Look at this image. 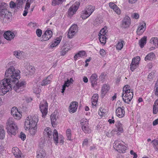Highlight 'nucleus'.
<instances>
[{
    "mask_svg": "<svg viewBox=\"0 0 158 158\" xmlns=\"http://www.w3.org/2000/svg\"><path fill=\"white\" fill-rule=\"evenodd\" d=\"M53 139L56 145H57L58 143L63 144L64 142V138L61 135H58V133L56 130L53 131Z\"/></svg>",
    "mask_w": 158,
    "mask_h": 158,
    "instance_id": "7",
    "label": "nucleus"
},
{
    "mask_svg": "<svg viewBox=\"0 0 158 158\" xmlns=\"http://www.w3.org/2000/svg\"><path fill=\"white\" fill-rule=\"evenodd\" d=\"M107 27H105L100 31L98 34L100 41L101 44H103L106 43L107 39L106 33L107 32Z\"/></svg>",
    "mask_w": 158,
    "mask_h": 158,
    "instance_id": "9",
    "label": "nucleus"
},
{
    "mask_svg": "<svg viewBox=\"0 0 158 158\" xmlns=\"http://www.w3.org/2000/svg\"><path fill=\"white\" fill-rule=\"evenodd\" d=\"M52 35V32L50 30L47 29L42 35V40L44 41H47L50 39Z\"/></svg>",
    "mask_w": 158,
    "mask_h": 158,
    "instance_id": "18",
    "label": "nucleus"
},
{
    "mask_svg": "<svg viewBox=\"0 0 158 158\" xmlns=\"http://www.w3.org/2000/svg\"><path fill=\"white\" fill-rule=\"evenodd\" d=\"M9 6L11 8H15V7H17L16 3L12 1L10 2Z\"/></svg>",
    "mask_w": 158,
    "mask_h": 158,
    "instance_id": "53",
    "label": "nucleus"
},
{
    "mask_svg": "<svg viewBox=\"0 0 158 158\" xmlns=\"http://www.w3.org/2000/svg\"><path fill=\"white\" fill-rule=\"evenodd\" d=\"M94 6H88L81 14V17L83 19H85L89 17L94 11Z\"/></svg>",
    "mask_w": 158,
    "mask_h": 158,
    "instance_id": "6",
    "label": "nucleus"
},
{
    "mask_svg": "<svg viewBox=\"0 0 158 158\" xmlns=\"http://www.w3.org/2000/svg\"><path fill=\"white\" fill-rule=\"evenodd\" d=\"M79 5L78 2H76L75 4H73L69 8L68 11V16L71 17L74 14H75L78 8Z\"/></svg>",
    "mask_w": 158,
    "mask_h": 158,
    "instance_id": "13",
    "label": "nucleus"
},
{
    "mask_svg": "<svg viewBox=\"0 0 158 158\" xmlns=\"http://www.w3.org/2000/svg\"><path fill=\"white\" fill-rule=\"evenodd\" d=\"M33 0H27L26 3L24 10L23 15L24 16H26L28 13V10L30 7V4L33 3Z\"/></svg>",
    "mask_w": 158,
    "mask_h": 158,
    "instance_id": "24",
    "label": "nucleus"
},
{
    "mask_svg": "<svg viewBox=\"0 0 158 158\" xmlns=\"http://www.w3.org/2000/svg\"><path fill=\"white\" fill-rule=\"evenodd\" d=\"M70 50L69 48L68 47H66L65 46H63L61 48V50L60 52V55L61 56H64Z\"/></svg>",
    "mask_w": 158,
    "mask_h": 158,
    "instance_id": "42",
    "label": "nucleus"
},
{
    "mask_svg": "<svg viewBox=\"0 0 158 158\" xmlns=\"http://www.w3.org/2000/svg\"><path fill=\"white\" fill-rule=\"evenodd\" d=\"M52 81V78L51 76H49L44 79L40 82L42 86H45L50 84Z\"/></svg>",
    "mask_w": 158,
    "mask_h": 158,
    "instance_id": "28",
    "label": "nucleus"
},
{
    "mask_svg": "<svg viewBox=\"0 0 158 158\" xmlns=\"http://www.w3.org/2000/svg\"><path fill=\"white\" fill-rule=\"evenodd\" d=\"M26 69L29 71V74L32 75L34 74L35 72V68L30 65H28L26 67Z\"/></svg>",
    "mask_w": 158,
    "mask_h": 158,
    "instance_id": "38",
    "label": "nucleus"
},
{
    "mask_svg": "<svg viewBox=\"0 0 158 158\" xmlns=\"http://www.w3.org/2000/svg\"><path fill=\"white\" fill-rule=\"evenodd\" d=\"M11 113L14 118L16 120H19L22 118V112L18 110L15 107H14L12 108L11 110Z\"/></svg>",
    "mask_w": 158,
    "mask_h": 158,
    "instance_id": "10",
    "label": "nucleus"
},
{
    "mask_svg": "<svg viewBox=\"0 0 158 158\" xmlns=\"http://www.w3.org/2000/svg\"><path fill=\"white\" fill-rule=\"evenodd\" d=\"M58 115L57 112H54L50 116V118L52 126L53 127H56L58 123L57 119L58 118Z\"/></svg>",
    "mask_w": 158,
    "mask_h": 158,
    "instance_id": "17",
    "label": "nucleus"
},
{
    "mask_svg": "<svg viewBox=\"0 0 158 158\" xmlns=\"http://www.w3.org/2000/svg\"><path fill=\"white\" fill-rule=\"evenodd\" d=\"M109 6L115 11L118 15H120L121 10L113 2H110L109 4Z\"/></svg>",
    "mask_w": 158,
    "mask_h": 158,
    "instance_id": "26",
    "label": "nucleus"
},
{
    "mask_svg": "<svg viewBox=\"0 0 158 158\" xmlns=\"http://www.w3.org/2000/svg\"><path fill=\"white\" fill-rule=\"evenodd\" d=\"M128 2L131 4L135 3L138 0H127Z\"/></svg>",
    "mask_w": 158,
    "mask_h": 158,
    "instance_id": "58",
    "label": "nucleus"
},
{
    "mask_svg": "<svg viewBox=\"0 0 158 158\" xmlns=\"http://www.w3.org/2000/svg\"><path fill=\"white\" fill-rule=\"evenodd\" d=\"M40 108L42 114V117L44 118L48 113V106L46 101H43L40 103Z\"/></svg>",
    "mask_w": 158,
    "mask_h": 158,
    "instance_id": "11",
    "label": "nucleus"
},
{
    "mask_svg": "<svg viewBox=\"0 0 158 158\" xmlns=\"http://www.w3.org/2000/svg\"><path fill=\"white\" fill-rule=\"evenodd\" d=\"M6 78L0 81V95L4 96L11 90L12 88L16 92L25 87L26 83L24 81H19L21 78L20 71L15 69L13 66L7 69L5 73Z\"/></svg>",
    "mask_w": 158,
    "mask_h": 158,
    "instance_id": "1",
    "label": "nucleus"
},
{
    "mask_svg": "<svg viewBox=\"0 0 158 158\" xmlns=\"http://www.w3.org/2000/svg\"><path fill=\"white\" fill-rule=\"evenodd\" d=\"M36 33L37 36L39 37H40L42 34V31L40 29H37L36 31Z\"/></svg>",
    "mask_w": 158,
    "mask_h": 158,
    "instance_id": "54",
    "label": "nucleus"
},
{
    "mask_svg": "<svg viewBox=\"0 0 158 158\" xmlns=\"http://www.w3.org/2000/svg\"><path fill=\"white\" fill-rule=\"evenodd\" d=\"M152 124L153 126L158 124V118L156 119L153 121Z\"/></svg>",
    "mask_w": 158,
    "mask_h": 158,
    "instance_id": "62",
    "label": "nucleus"
},
{
    "mask_svg": "<svg viewBox=\"0 0 158 158\" xmlns=\"http://www.w3.org/2000/svg\"><path fill=\"white\" fill-rule=\"evenodd\" d=\"M100 54L102 56H104L106 54V52L103 49H101L100 51Z\"/></svg>",
    "mask_w": 158,
    "mask_h": 158,
    "instance_id": "57",
    "label": "nucleus"
},
{
    "mask_svg": "<svg viewBox=\"0 0 158 158\" xmlns=\"http://www.w3.org/2000/svg\"><path fill=\"white\" fill-rule=\"evenodd\" d=\"M12 152L16 158H23L21 151L17 147H13L12 149Z\"/></svg>",
    "mask_w": 158,
    "mask_h": 158,
    "instance_id": "22",
    "label": "nucleus"
},
{
    "mask_svg": "<svg viewBox=\"0 0 158 158\" xmlns=\"http://www.w3.org/2000/svg\"><path fill=\"white\" fill-rule=\"evenodd\" d=\"M110 89V86L107 84H104L102 87L101 94L103 95H105L109 91Z\"/></svg>",
    "mask_w": 158,
    "mask_h": 158,
    "instance_id": "32",
    "label": "nucleus"
},
{
    "mask_svg": "<svg viewBox=\"0 0 158 158\" xmlns=\"http://www.w3.org/2000/svg\"><path fill=\"white\" fill-rule=\"evenodd\" d=\"M28 26L32 28H35L38 27V24L35 22H31L28 24Z\"/></svg>",
    "mask_w": 158,
    "mask_h": 158,
    "instance_id": "51",
    "label": "nucleus"
},
{
    "mask_svg": "<svg viewBox=\"0 0 158 158\" xmlns=\"http://www.w3.org/2000/svg\"><path fill=\"white\" fill-rule=\"evenodd\" d=\"M124 144L125 143L123 141L116 140L114 143L113 147L119 152L124 153L127 148Z\"/></svg>",
    "mask_w": 158,
    "mask_h": 158,
    "instance_id": "5",
    "label": "nucleus"
},
{
    "mask_svg": "<svg viewBox=\"0 0 158 158\" xmlns=\"http://www.w3.org/2000/svg\"><path fill=\"white\" fill-rule=\"evenodd\" d=\"M8 10L6 9H0V16H2L4 15H5L6 14Z\"/></svg>",
    "mask_w": 158,
    "mask_h": 158,
    "instance_id": "52",
    "label": "nucleus"
},
{
    "mask_svg": "<svg viewBox=\"0 0 158 158\" xmlns=\"http://www.w3.org/2000/svg\"><path fill=\"white\" fill-rule=\"evenodd\" d=\"M13 55L17 58L21 59L23 58L24 52L19 50H16L13 52Z\"/></svg>",
    "mask_w": 158,
    "mask_h": 158,
    "instance_id": "27",
    "label": "nucleus"
},
{
    "mask_svg": "<svg viewBox=\"0 0 158 158\" xmlns=\"http://www.w3.org/2000/svg\"><path fill=\"white\" fill-rule=\"evenodd\" d=\"M83 79V81L85 83H87L88 81V78L86 77H84Z\"/></svg>",
    "mask_w": 158,
    "mask_h": 158,
    "instance_id": "64",
    "label": "nucleus"
},
{
    "mask_svg": "<svg viewBox=\"0 0 158 158\" xmlns=\"http://www.w3.org/2000/svg\"><path fill=\"white\" fill-rule=\"evenodd\" d=\"M155 57V55L153 52H151L148 54L145 57L144 60L145 61L152 60Z\"/></svg>",
    "mask_w": 158,
    "mask_h": 158,
    "instance_id": "36",
    "label": "nucleus"
},
{
    "mask_svg": "<svg viewBox=\"0 0 158 158\" xmlns=\"http://www.w3.org/2000/svg\"><path fill=\"white\" fill-rule=\"evenodd\" d=\"M73 81V78H71L69 79H67L65 81L62 89L61 92L62 93H63L64 92L66 87H68L70 85L72 84Z\"/></svg>",
    "mask_w": 158,
    "mask_h": 158,
    "instance_id": "29",
    "label": "nucleus"
},
{
    "mask_svg": "<svg viewBox=\"0 0 158 158\" xmlns=\"http://www.w3.org/2000/svg\"><path fill=\"white\" fill-rule=\"evenodd\" d=\"M78 31V27L76 24L73 25L69 30L68 36L69 38H72Z\"/></svg>",
    "mask_w": 158,
    "mask_h": 158,
    "instance_id": "14",
    "label": "nucleus"
},
{
    "mask_svg": "<svg viewBox=\"0 0 158 158\" xmlns=\"http://www.w3.org/2000/svg\"><path fill=\"white\" fill-rule=\"evenodd\" d=\"M81 124L82 126V129L83 131L86 133H89L91 131V129L88 126V121L86 119L81 120Z\"/></svg>",
    "mask_w": 158,
    "mask_h": 158,
    "instance_id": "12",
    "label": "nucleus"
},
{
    "mask_svg": "<svg viewBox=\"0 0 158 158\" xmlns=\"http://www.w3.org/2000/svg\"><path fill=\"white\" fill-rule=\"evenodd\" d=\"M6 129L7 134L10 136L15 135L18 132L17 126L11 118L8 119L6 123Z\"/></svg>",
    "mask_w": 158,
    "mask_h": 158,
    "instance_id": "3",
    "label": "nucleus"
},
{
    "mask_svg": "<svg viewBox=\"0 0 158 158\" xmlns=\"http://www.w3.org/2000/svg\"><path fill=\"white\" fill-rule=\"evenodd\" d=\"M125 44L124 41L120 39L117 41L115 47L116 49L118 50H121Z\"/></svg>",
    "mask_w": 158,
    "mask_h": 158,
    "instance_id": "31",
    "label": "nucleus"
},
{
    "mask_svg": "<svg viewBox=\"0 0 158 158\" xmlns=\"http://www.w3.org/2000/svg\"><path fill=\"white\" fill-rule=\"evenodd\" d=\"M65 1V0H53L52 2V5L53 6H55L57 5H59Z\"/></svg>",
    "mask_w": 158,
    "mask_h": 158,
    "instance_id": "47",
    "label": "nucleus"
},
{
    "mask_svg": "<svg viewBox=\"0 0 158 158\" xmlns=\"http://www.w3.org/2000/svg\"><path fill=\"white\" fill-rule=\"evenodd\" d=\"M153 143V146L156 151H158V141L156 139L153 140L152 142Z\"/></svg>",
    "mask_w": 158,
    "mask_h": 158,
    "instance_id": "48",
    "label": "nucleus"
},
{
    "mask_svg": "<svg viewBox=\"0 0 158 158\" xmlns=\"http://www.w3.org/2000/svg\"><path fill=\"white\" fill-rule=\"evenodd\" d=\"M20 138L24 141L26 139V135L23 132H21L20 134Z\"/></svg>",
    "mask_w": 158,
    "mask_h": 158,
    "instance_id": "55",
    "label": "nucleus"
},
{
    "mask_svg": "<svg viewBox=\"0 0 158 158\" xmlns=\"http://www.w3.org/2000/svg\"><path fill=\"white\" fill-rule=\"evenodd\" d=\"M147 40V37L144 36L139 41V44L141 48L144 47L146 43Z\"/></svg>",
    "mask_w": 158,
    "mask_h": 158,
    "instance_id": "37",
    "label": "nucleus"
},
{
    "mask_svg": "<svg viewBox=\"0 0 158 158\" xmlns=\"http://www.w3.org/2000/svg\"><path fill=\"white\" fill-rule=\"evenodd\" d=\"M85 54V51H80L76 54L74 56V60H76L78 59L83 57Z\"/></svg>",
    "mask_w": 158,
    "mask_h": 158,
    "instance_id": "40",
    "label": "nucleus"
},
{
    "mask_svg": "<svg viewBox=\"0 0 158 158\" xmlns=\"http://www.w3.org/2000/svg\"><path fill=\"white\" fill-rule=\"evenodd\" d=\"M78 103L76 102H73L71 103L69 108V112L73 113L76 112L77 108Z\"/></svg>",
    "mask_w": 158,
    "mask_h": 158,
    "instance_id": "21",
    "label": "nucleus"
},
{
    "mask_svg": "<svg viewBox=\"0 0 158 158\" xmlns=\"http://www.w3.org/2000/svg\"><path fill=\"white\" fill-rule=\"evenodd\" d=\"M106 135L108 137H111L112 135V131H108V132H107L106 133Z\"/></svg>",
    "mask_w": 158,
    "mask_h": 158,
    "instance_id": "60",
    "label": "nucleus"
},
{
    "mask_svg": "<svg viewBox=\"0 0 158 158\" xmlns=\"http://www.w3.org/2000/svg\"><path fill=\"white\" fill-rule=\"evenodd\" d=\"M98 94H94L92 98V105L93 106H96L98 99Z\"/></svg>",
    "mask_w": 158,
    "mask_h": 158,
    "instance_id": "34",
    "label": "nucleus"
},
{
    "mask_svg": "<svg viewBox=\"0 0 158 158\" xmlns=\"http://www.w3.org/2000/svg\"><path fill=\"white\" fill-rule=\"evenodd\" d=\"M3 36L4 38L7 40L10 41L14 38L15 35L13 32L8 31L4 32Z\"/></svg>",
    "mask_w": 158,
    "mask_h": 158,
    "instance_id": "19",
    "label": "nucleus"
},
{
    "mask_svg": "<svg viewBox=\"0 0 158 158\" xmlns=\"http://www.w3.org/2000/svg\"><path fill=\"white\" fill-rule=\"evenodd\" d=\"M154 75V73H150L148 76V78L150 79L152 78V77H153Z\"/></svg>",
    "mask_w": 158,
    "mask_h": 158,
    "instance_id": "63",
    "label": "nucleus"
},
{
    "mask_svg": "<svg viewBox=\"0 0 158 158\" xmlns=\"http://www.w3.org/2000/svg\"><path fill=\"white\" fill-rule=\"evenodd\" d=\"M39 118L37 115H32L26 118L24 123V128L28 131V135L33 137L37 133Z\"/></svg>",
    "mask_w": 158,
    "mask_h": 158,
    "instance_id": "2",
    "label": "nucleus"
},
{
    "mask_svg": "<svg viewBox=\"0 0 158 158\" xmlns=\"http://www.w3.org/2000/svg\"><path fill=\"white\" fill-rule=\"evenodd\" d=\"M117 108L116 110V114L119 118L123 117L125 115V108L122 106L121 102L118 101L116 104Z\"/></svg>",
    "mask_w": 158,
    "mask_h": 158,
    "instance_id": "8",
    "label": "nucleus"
},
{
    "mask_svg": "<svg viewBox=\"0 0 158 158\" xmlns=\"http://www.w3.org/2000/svg\"><path fill=\"white\" fill-rule=\"evenodd\" d=\"M98 76L96 73L92 74L90 78V80L93 87H95L97 84Z\"/></svg>",
    "mask_w": 158,
    "mask_h": 158,
    "instance_id": "23",
    "label": "nucleus"
},
{
    "mask_svg": "<svg viewBox=\"0 0 158 158\" xmlns=\"http://www.w3.org/2000/svg\"><path fill=\"white\" fill-rule=\"evenodd\" d=\"M88 144V140L87 139H85L84 140L82 145L83 146H86Z\"/></svg>",
    "mask_w": 158,
    "mask_h": 158,
    "instance_id": "61",
    "label": "nucleus"
},
{
    "mask_svg": "<svg viewBox=\"0 0 158 158\" xmlns=\"http://www.w3.org/2000/svg\"><path fill=\"white\" fill-rule=\"evenodd\" d=\"M158 112V99L155 102L153 108V114H156Z\"/></svg>",
    "mask_w": 158,
    "mask_h": 158,
    "instance_id": "39",
    "label": "nucleus"
},
{
    "mask_svg": "<svg viewBox=\"0 0 158 158\" xmlns=\"http://www.w3.org/2000/svg\"><path fill=\"white\" fill-rule=\"evenodd\" d=\"M132 17L135 19H137L139 18V15L138 13H135L132 14Z\"/></svg>",
    "mask_w": 158,
    "mask_h": 158,
    "instance_id": "56",
    "label": "nucleus"
},
{
    "mask_svg": "<svg viewBox=\"0 0 158 158\" xmlns=\"http://www.w3.org/2000/svg\"><path fill=\"white\" fill-rule=\"evenodd\" d=\"M17 8L19 9L21 7L23 4V0H17L16 2Z\"/></svg>",
    "mask_w": 158,
    "mask_h": 158,
    "instance_id": "50",
    "label": "nucleus"
},
{
    "mask_svg": "<svg viewBox=\"0 0 158 158\" xmlns=\"http://www.w3.org/2000/svg\"><path fill=\"white\" fill-rule=\"evenodd\" d=\"M106 112V110L102 107H100L98 111V114L102 116L104 115Z\"/></svg>",
    "mask_w": 158,
    "mask_h": 158,
    "instance_id": "46",
    "label": "nucleus"
},
{
    "mask_svg": "<svg viewBox=\"0 0 158 158\" xmlns=\"http://www.w3.org/2000/svg\"><path fill=\"white\" fill-rule=\"evenodd\" d=\"M4 19L7 21H10L11 19V13L8 11L4 15Z\"/></svg>",
    "mask_w": 158,
    "mask_h": 158,
    "instance_id": "43",
    "label": "nucleus"
},
{
    "mask_svg": "<svg viewBox=\"0 0 158 158\" xmlns=\"http://www.w3.org/2000/svg\"><path fill=\"white\" fill-rule=\"evenodd\" d=\"M61 39L60 38H57L52 42L49 46L50 48H53L57 46L60 42Z\"/></svg>",
    "mask_w": 158,
    "mask_h": 158,
    "instance_id": "35",
    "label": "nucleus"
},
{
    "mask_svg": "<svg viewBox=\"0 0 158 158\" xmlns=\"http://www.w3.org/2000/svg\"><path fill=\"white\" fill-rule=\"evenodd\" d=\"M114 132H117V134L122 133L123 132V124L120 122H118L116 125V128L113 131Z\"/></svg>",
    "mask_w": 158,
    "mask_h": 158,
    "instance_id": "25",
    "label": "nucleus"
},
{
    "mask_svg": "<svg viewBox=\"0 0 158 158\" xmlns=\"http://www.w3.org/2000/svg\"><path fill=\"white\" fill-rule=\"evenodd\" d=\"M46 153L45 150L42 148H40L37 152V158H44Z\"/></svg>",
    "mask_w": 158,
    "mask_h": 158,
    "instance_id": "30",
    "label": "nucleus"
},
{
    "mask_svg": "<svg viewBox=\"0 0 158 158\" xmlns=\"http://www.w3.org/2000/svg\"><path fill=\"white\" fill-rule=\"evenodd\" d=\"M41 91V90L40 88L36 87L33 89V92L36 95L37 97H39V95Z\"/></svg>",
    "mask_w": 158,
    "mask_h": 158,
    "instance_id": "49",
    "label": "nucleus"
},
{
    "mask_svg": "<svg viewBox=\"0 0 158 158\" xmlns=\"http://www.w3.org/2000/svg\"><path fill=\"white\" fill-rule=\"evenodd\" d=\"M131 23V20L128 16H125L122 20V26L124 28L128 27Z\"/></svg>",
    "mask_w": 158,
    "mask_h": 158,
    "instance_id": "20",
    "label": "nucleus"
},
{
    "mask_svg": "<svg viewBox=\"0 0 158 158\" xmlns=\"http://www.w3.org/2000/svg\"><path fill=\"white\" fill-rule=\"evenodd\" d=\"M140 60V57L139 56H137L132 59L130 65V69L132 71H133L138 66Z\"/></svg>",
    "mask_w": 158,
    "mask_h": 158,
    "instance_id": "15",
    "label": "nucleus"
},
{
    "mask_svg": "<svg viewBox=\"0 0 158 158\" xmlns=\"http://www.w3.org/2000/svg\"><path fill=\"white\" fill-rule=\"evenodd\" d=\"M146 24L143 21L140 22L138 27L136 31L137 35H142L145 30L146 29Z\"/></svg>",
    "mask_w": 158,
    "mask_h": 158,
    "instance_id": "16",
    "label": "nucleus"
},
{
    "mask_svg": "<svg viewBox=\"0 0 158 158\" xmlns=\"http://www.w3.org/2000/svg\"><path fill=\"white\" fill-rule=\"evenodd\" d=\"M149 43L152 46L158 48V38L156 37L151 38L150 40Z\"/></svg>",
    "mask_w": 158,
    "mask_h": 158,
    "instance_id": "33",
    "label": "nucleus"
},
{
    "mask_svg": "<svg viewBox=\"0 0 158 158\" xmlns=\"http://www.w3.org/2000/svg\"><path fill=\"white\" fill-rule=\"evenodd\" d=\"M66 136L67 139L69 140H71L72 131L70 129H68L66 131Z\"/></svg>",
    "mask_w": 158,
    "mask_h": 158,
    "instance_id": "44",
    "label": "nucleus"
},
{
    "mask_svg": "<svg viewBox=\"0 0 158 158\" xmlns=\"http://www.w3.org/2000/svg\"><path fill=\"white\" fill-rule=\"evenodd\" d=\"M44 135L46 136H47L49 137H50L51 136L52 134V131L51 129L48 127H46L44 130Z\"/></svg>",
    "mask_w": 158,
    "mask_h": 158,
    "instance_id": "41",
    "label": "nucleus"
},
{
    "mask_svg": "<svg viewBox=\"0 0 158 158\" xmlns=\"http://www.w3.org/2000/svg\"><path fill=\"white\" fill-rule=\"evenodd\" d=\"M133 92L128 85H125L123 88L122 97L123 101L126 103H129L133 98Z\"/></svg>",
    "mask_w": 158,
    "mask_h": 158,
    "instance_id": "4",
    "label": "nucleus"
},
{
    "mask_svg": "<svg viewBox=\"0 0 158 158\" xmlns=\"http://www.w3.org/2000/svg\"><path fill=\"white\" fill-rule=\"evenodd\" d=\"M5 131L3 127L0 126V139H3L5 137Z\"/></svg>",
    "mask_w": 158,
    "mask_h": 158,
    "instance_id": "45",
    "label": "nucleus"
},
{
    "mask_svg": "<svg viewBox=\"0 0 158 158\" xmlns=\"http://www.w3.org/2000/svg\"><path fill=\"white\" fill-rule=\"evenodd\" d=\"M155 87L156 89L155 94L156 96H158V83H156Z\"/></svg>",
    "mask_w": 158,
    "mask_h": 158,
    "instance_id": "59",
    "label": "nucleus"
}]
</instances>
